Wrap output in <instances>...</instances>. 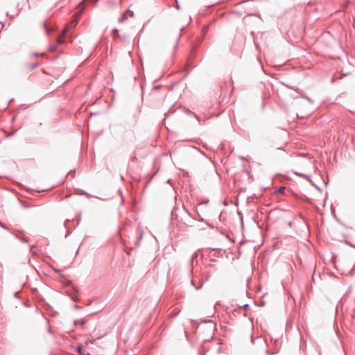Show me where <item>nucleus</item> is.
Instances as JSON below:
<instances>
[{"mask_svg":"<svg viewBox=\"0 0 355 355\" xmlns=\"http://www.w3.org/2000/svg\"><path fill=\"white\" fill-rule=\"evenodd\" d=\"M68 31V28H66L62 33V35L57 38L56 43L58 45L62 44L64 42V37L67 35V33Z\"/></svg>","mask_w":355,"mask_h":355,"instance_id":"nucleus-1","label":"nucleus"},{"mask_svg":"<svg viewBox=\"0 0 355 355\" xmlns=\"http://www.w3.org/2000/svg\"><path fill=\"white\" fill-rule=\"evenodd\" d=\"M40 64V63L38 62H33L31 64H26L25 66V69L28 72H30V71H33V69H35V68H37V67H39Z\"/></svg>","mask_w":355,"mask_h":355,"instance_id":"nucleus-2","label":"nucleus"},{"mask_svg":"<svg viewBox=\"0 0 355 355\" xmlns=\"http://www.w3.org/2000/svg\"><path fill=\"white\" fill-rule=\"evenodd\" d=\"M204 282H205L204 280L200 279L199 283L198 284H196L195 279L191 280V284L195 287V288L196 290L200 289L202 287Z\"/></svg>","mask_w":355,"mask_h":355,"instance_id":"nucleus-3","label":"nucleus"},{"mask_svg":"<svg viewBox=\"0 0 355 355\" xmlns=\"http://www.w3.org/2000/svg\"><path fill=\"white\" fill-rule=\"evenodd\" d=\"M87 321V319H85V318H82V319H80V320H75V321H74V324H75V325H78V324H79V325H80V326H81V327L83 329V328L85 327V324H86Z\"/></svg>","mask_w":355,"mask_h":355,"instance_id":"nucleus-4","label":"nucleus"},{"mask_svg":"<svg viewBox=\"0 0 355 355\" xmlns=\"http://www.w3.org/2000/svg\"><path fill=\"white\" fill-rule=\"evenodd\" d=\"M128 19V14L127 12H123L121 14V17L119 19V23H123L125 21H126Z\"/></svg>","mask_w":355,"mask_h":355,"instance_id":"nucleus-5","label":"nucleus"},{"mask_svg":"<svg viewBox=\"0 0 355 355\" xmlns=\"http://www.w3.org/2000/svg\"><path fill=\"white\" fill-rule=\"evenodd\" d=\"M198 252L197 251H196V252H195L192 254V256H191V260H190V266H191V267H192V266H193V262L194 259H196V258L198 257Z\"/></svg>","mask_w":355,"mask_h":355,"instance_id":"nucleus-6","label":"nucleus"},{"mask_svg":"<svg viewBox=\"0 0 355 355\" xmlns=\"http://www.w3.org/2000/svg\"><path fill=\"white\" fill-rule=\"evenodd\" d=\"M43 26L47 35H49L52 31V29L48 27L47 23L46 21L44 22Z\"/></svg>","mask_w":355,"mask_h":355,"instance_id":"nucleus-7","label":"nucleus"},{"mask_svg":"<svg viewBox=\"0 0 355 355\" xmlns=\"http://www.w3.org/2000/svg\"><path fill=\"white\" fill-rule=\"evenodd\" d=\"M57 46L55 45H51L49 46V51L51 52H55L56 51Z\"/></svg>","mask_w":355,"mask_h":355,"instance_id":"nucleus-8","label":"nucleus"},{"mask_svg":"<svg viewBox=\"0 0 355 355\" xmlns=\"http://www.w3.org/2000/svg\"><path fill=\"white\" fill-rule=\"evenodd\" d=\"M143 236V232L142 231H140V235H139V237L137 239V241H136V245H139L141 239V237Z\"/></svg>","mask_w":355,"mask_h":355,"instance_id":"nucleus-9","label":"nucleus"},{"mask_svg":"<svg viewBox=\"0 0 355 355\" xmlns=\"http://www.w3.org/2000/svg\"><path fill=\"white\" fill-rule=\"evenodd\" d=\"M295 174L300 177H303L304 178H308V175H305V174H303V173H295Z\"/></svg>","mask_w":355,"mask_h":355,"instance_id":"nucleus-10","label":"nucleus"},{"mask_svg":"<svg viewBox=\"0 0 355 355\" xmlns=\"http://www.w3.org/2000/svg\"><path fill=\"white\" fill-rule=\"evenodd\" d=\"M77 352H78V354L80 355H90L89 354H83L82 353V350H81V347H78V349H77Z\"/></svg>","mask_w":355,"mask_h":355,"instance_id":"nucleus-11","label":"nucleus"},{"mask_svg":"<svg viewBox=\"0 0 355 355\" xmlns=\"http://www.w3.org/2000/svg\"><path fill=\"white\" fill-rule=\"evenodd\" d=\"M126 12H127V14L128 13L131 17H134L135 15H134L133 11H132L130 10H128Z\"/></svg>","mask_w":355,"mask_h":355,"instance_id":"nucleus-12","label":"nucleus"},{"mask_svg":"<svg viewBox=\"0 0 355 355\" xmlns=\"http://www.w3.org/2000/svg\"><path fill=\"white\" fill-rule=\"evenodd\" d=\"M285 190V187H280L279 189H278V192L281 193H284V191Z\"/></svg>","mask_w":355,"mask_h":355,"instance_id":"nucleus-13","label":"nucleus"},{"mask_svg":"<svg viewBox=\"0 0 355 355\" xmlns=\"http://www.w3.org/2000/svg\"><path fill=\"white\" fill-rule=\"evenodd\" d=\"M249 307H250V306H249L248 304H244V305L242 306V308H243V309H248Z\"/></svg>","mask_w":355,"mask_h":355,"instance_id":"nucleus-14","label":"nucleus"},{"mask_svg":"<svg viewBox=\"0 0 355 355\" xmlns=\"http://www.w3.org/2000/svg\"><path fill=\"white\" fill-rule=\"evenodd\" d=\"M180 36H178V37L177 38L176 42H175V47H176V46H177L178 43V42H179V40H180Z\"/></svg>","mask_w":355,"mask_h":355,"instance_id":"nucleus-15","label":"nucleus"},{"mask_svg":"<svg viewBox=\"0 0 355 355\" xmlns=\"http://www.w3.org/2000/svg\"><path fill=\"white\" fill-rule=\"evenodd\" d=\"M20 240L23 242H26V243L27 242V240L24 238H20Z\"/></svg>","mask_w":355,"mask_h":355,"instance_id":"nucleus-16","label":"nucleus"},{"mask_svg":"<svg viewBox=\"0 0 355 355\" xmlns=\"http://www.w3.org/2000/svg\"><path fill=\"white\" fill-rule=\"evenodd\" d=\"M98 0H94V3H96Z\"/></svg>","mask_w":355,"mask_h":355,"instance_id":"nucleus-17","label":"nucleus"}]
</instances>
